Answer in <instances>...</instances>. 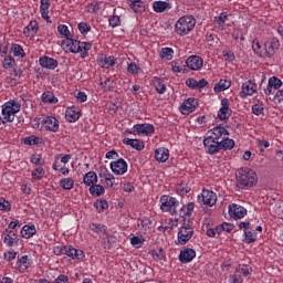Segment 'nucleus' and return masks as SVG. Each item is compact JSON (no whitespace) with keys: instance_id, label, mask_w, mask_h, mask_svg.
Wrapping results in <instances>:
<instances>
[{"instance_id":"obj_1","label":"nucleus","mask_w":283,"mask_h":283,"mask_svg":"<svg viewBox=\"0 0 283 283\" xmlns=\"http://www.w3.org/2000/svg\"><path fill=\"white\" fill-rule=\"evenodd\" d=\"M62 49L65 52H71L72 54H80L81 59H87L90 56V50H92L91 42H81L74 39V35L62 40Z\"/></svg>"},{"instance_id":"obj_2","label":"nucleus","mask_w":283,"mask_h":283,"mask_svg":"<svg viewBox=\"0 0 283 283\" xmlns=\"http://www.w3.org/2000/svg\"><path fill=\"white\" fill-rule=\"evenodd\" d=\"M196 28V18L193 15H182L175 24V32L179 36H187Z\"/></svg>"},{"instance_id":"obj_3","label":"nucleus","mask_w":283,"mask_h":283,"mask_svg":"<svg viewBox=\"0 0 283 283\" xmlns=\"http://www.w3.org/2000/svg\"><path fill=\"white\" fill-rule=\"evenodd\" d=\"M237 182L241 187H255L258 175L251 168H240L237 174Z\"/></svg>"},{"instance_id":"obj_4","label":"nucleus","mask_w":283,"mask_h":283,"mask_svg":"<svg viewBox=\"0 0 283 283\" xmlns=\"http://www.w3.org/2000/svg\"><path fill=\"white\" fill-rule=\"evenodd\" d=\"M21 112V104L14 99H10L2 105V116H3V125L6 123H13L14 115Z\"/></svg>"},{"instance_id":"obj_5","label":"nucleus","mask_w":283,"mask_h":283,"mask_svg":"<svg viewBox=\"0 0 283 283\" xmlns=\"http://www.w3.org/2000/svg\"><path fill=\"white\" fill-rule=\"evenodd\" d=\"M54 255H67L72 260H83L85 258V252L78 250L72 245H57L53 248Z\"/></svg>"},{"instance_id":"obj_6","label":"nucleus","mask_w":283,"mask_h":283,"mask_svg":"<svg viewBox=\"0 0 283 283\" xmlns=\"http://www.w3.org/2000/svg\"><path fill=\"white\" fill-rule=\"evenodd\" d=\"M160 209L161 211L166 212V213H170V216H176V213H178V207L180 205V202L174 198V197H169V196H163L160 198Z\"/></svg>"},{"instance_id":"obj_7","label":"nucleus","mask_w":283,"mask_h":283,"mask_svg":"<svg viewBox=\"0 0 283 283\" xmlns=\"http://www.w3.org/2000/svg\"><path fill=\"white\" fill-rule=\"evenodd\" d=\"M199 205H207V207H213L218 202V195L211 190H202L201 195L197 197Z\"/></svg>"},{"instance_id":"obj_8","label":"nucleus","mask_w":283,"mask_h":283,"mask_svg":"<svg viewBox=\"0 0 283 283\" xmlns=\"http://www.w3.org/2000/svg\"><path fill=\"white\" fill-rule=\"evenodd\" d=\"M98 176H99L102 185H105V187H108L109 189H114V187H118L116 177H114V175L111 174L107 170V168L101 169Z\"/></svg>"},{"instance_id":"obj_9","label":"nucleus","mask_w":283,"mask_h":283,"mask_svg":"<svg viewBox=\"0 0 283 283\" xmlns=\"http://www.w3.org/2000/svg\"><path fill=\"white\" fill-rule=\"evenodd\" d=\"M229 216L233 220H242L244 216H247L248 211L247 208L238 205V203H232L228 207Z\"/></svg>"},{"instance_id":"obj_10","label":"nucleus","mask_w":283,"mask_h":283,"mask_svg":"<svg viewBox=\"0 0 283 283\" xmlns=\"http://www.w3.org/2000/svg\"><path fill=\"white\" fill-rule=\"evenodd\" d=\"M128 169L127 161L123 158H119L115 161L111 163V171L115 174V176H125V172Z\"/></svg>"},{"instance_id":"obj_11","label":"nucleus","mask_w":283,"mask_h":283,"mask_svg":"<svg viewBox=\"0 0 283 283\" xmlns=\"http://www.w3.org/2000/svg\"><path fill=\"white\" fill-rule=\"evenodd\" d=\"M207 136L212 138V140H217V143H221L226 136H229V130L223 126H217L210 129Z\"/></svg>"},{"instance_id":"obj_12","label":"nucleus","mask_w":283,"mask_h":283,"mask_svg":"<svg viewBox=\"0 0 283 283\" xmlns=\"http://www.w3.org/2000/svg\"><path fill=\"white\" fill-rule=\"evenodd\" d=\"M203 146L206 151L210 154V156H213V154H218L219 151H221L220 143L209 137V135L205 137Z\"/></svg>"},{"instance_id":"obj_13","label":"nucleus","mask_w":283,"mask_h":283,"mask_svg":"<svg viewBox=\"0 0 283 283\" xmlns=\"http://www.w3.org/2000/svg\"><path fill=\"white\" fill-rule=\"evenodd\" d=\"M193 238V228L190 226H184L179 229L178 232V242L179 244H187Z\"/></svg>"},{"instance_id":"obj_14","label":"nucleus","mask_w":283,"mask_h":283,"mask_svg":"<svg viewBox=\"0 0 283 283\" xmlns=\"http://www.w3.org/2000/svg\"><path fill=\"white\" fill-rule=\"evenodd\" d=\"M154 132H156V128L151 124H136L134 126V136H149Z\"/></svg>"},{"instance_id":"obj_15","label":"nucleus","mask_w":283,"mask_h":283,"mask_svg":"<svg viewBox=\"0 0 283 283\" xmlns=\"http://www.w3.org/2000/svg\"><path fill=\"white\" fill-rule=\"evenodd\" d=\"M258 91V85L251 81H247L242 84L240 96L247 98V96H253V93Z\"/></svg>"},{"instance_id":"obj_16","label":"nucleus","mask_w":283,"mask_h":283,"mask_svg":"<svg viewBox=\"0 0 283 283\" xmlns=\"http://www.w3.org/2000/svg\"><path fill=\"white\" fill-rule=\"evenodd\" d=\"M265 56H273L275 50L280 48V40L277 38H272L264 43Z\"/></svg>"},{"instance_id":"obj_17","label":"nucleus","mask_w":283,"mask_h":283,"mask_svg":"<svg viewBox=\"0 0 283 283\" xmlns=\"http://www.w3.org/2000/svg\"><path fill=\"white\" fill-rule=\"evenodd\" d=\"M202 64H203L202 57L198 55L189 56L186 60V65L188 70H192V71L202 70Z\"/></svg>"},{"instance_id":"obj_18","label":"nucleus","mask_w":283,"mask_h":283,"mask_svg":"<svg viewBox=\"0 0 283 283\" xmlns=\"http://www.w3.org/2000/svg\"><path fill=\"white\" fill-rule=\"evenodd\" d=\"M42 123H43V127L46 128L48 132H53V133L59 132L60 124L56 117L48 116L42 120Z\"/></svg>"},{"instance_id":"obj_19","label":"nucleus","mask_w":283,"mask_h":283,"mask_svg":"<svg viewBox=\"0 0 283 283\" xmlns=\"http://www.w3.org/2000/svg\"><path fill=\"white\" fill-rule=\"evenodd\" d=\"M198 106V101L196 98H188L181 105V114L185 116H189L191 112H196V107Z\"/></svg>"},{"instance_id":"obj_20","label":"nucleus","mask_w":283,"mask_h":283,"mask_svg":"<svg viewBox=\"0 0 283 283\" xmlns=\"http://www.w3.org/2000/svg\"><path fill=\"white\" fill-rule=\"evenodd\" d=\"M193 258H196V250L191 248H185L180 251L179 261L182 264H189V262H191Z\"/></svg>"},{"instance_id":"obj_21","label":"nucleus","mask_w":283,"mask_h":283,"mask_svg":"<svg viewBox=\"0 0 283 283\" xmlns=\"http://www.w3.org/2000/svg\"><path fill=\"white\" fill-rule=\"evenodd\" d=\"M65 118L69 123H76L81 118V108L71 106L66 108Z\"/></svg>"},{"instance_id":"obj_22","label":"nucleus","mask_w":283,"mask_h":283,"mask_svg":"<svg viewBox=\"0 0 283 283\" xmlns=\"http://www.w3.org/2000/svg\"><path fill=\"white\" fill-rule=\"evenodd\" d=\"M39 63L41 67H44L45 70H56V67H59V61L50 56L40 57Z\"/></svg>"},{"instance_id":"obj_23","label":"nucleus","mask_w":283,"mask_h":283,"mask_svg":"<svg viewBox=\"0 0 283 283\" xmlns=\"http://www.w3.org/2000/svg\"><path fill=\"white\" fill-rule=\"evenodd\" d=\"M221 105L222 106L218 112V118H220V120H227L231 116V109L229 108V99H222Z\"/></svg>"},{"instance_id":"obj_24","label":"nucleus","mask_w":283,"mask_h":283,"mask_svg":"<svg viewBox=\"0 0 283 283\" xmlns=\"http://www.w3.org/2000/svg\"><path fill=\"white\" fill-rule=\"evenodd\" d=\"M98 65H101L104 70H109V67H114V65H116V57L101 55L98 57Z\"/></svg>"},{"instance_id":"obj_25","label":"nucleus","mask_w":283,"mask_h":283,"mask_svg":"<svg viewBox=\"0 0 283 283\" xmlns=\"http://www.w3.org/2000/svg\"><path fill=\"white\" fill-rule=\"evenodd\" d=\"M123 144L133 147V149H136L137 151H143V149H145V143L140 139H132L125 137L123 139Z\"/></svg>"},{"instance_id":"obj_26","label":"nucleus","mask_w":283,"mask_h":283,"mask_svg":"<svg viewBox=\"0 0 283 283\" xmlns=\"http://www.w3.org/2000/svg\"><path fill=\"white\" fill-rule=\"evenodd\" d=\"M229 20V14L227 12L220 13L218 17H214L213 23L218 30H226L227 29V21Z\"/></svg>"},{"instance_id":"obj_27","label":"nucleus","mask_w":283,"mask_h":283,"mask_svg":"<svg viewBox=\"0 0 283 283\" xmlns=\"http://www.w3.org/2000/svg\"><path fill=\"white\" fill-rule=\"evenodd\" d=\"M40 3L41 17L44 19V21H46V23H50V0H41Z\"/></svg>"},{"instance_id":"obj_28","label":"nucleus","mask_w":283,"mask_h":283,"mask_svg":"<svg viewBox=\"0 0 283 283\" xmlns=\"http://www.w3.org/2000/svg\"><path fill=\"white\" fill-rule=\"evenodd\" d=\"M155 160L157 163H167L169 160V149L165 147L157 148L155 150Z\"/></svg>"},{"instance_id":"obj_29","label":"nucleus","mask_w":283,"mask_h":283,"mask_svg":"<svg viewBox=\"0 0 283 283\" xmlns=\"http://www.w3.org/2000/svg\"><path fill=\"white\" fill-rule=\"evenodd\" d=\"M154 12L161 13L171 10V3L167 1H155L153 2Z\"/></svg>"},{"instance_id":"obj_30","label":"nucleus","mask_w":283,"mask_h":283,"mask_svg":"<svg viewBox=\"0 0 283 283\" xmlns=\"http://www.w3.org/2000/svg\"><path fill=\"white\" fill-rule=\"evenodd\" d=\"M127 3L135 14H138V12H145V3L143 0H127Z\"/></svg>"},{"instance_id":"obj_31","label":"nucleus","mask_w":283,"mask_h":283,"mask_svg":"<svg viewBox=\"0 0 283 283\" xmlns=\"http://www.w3.org/2000/svg\"><path fill=\"white\" fill-rule=\"evenodd\" d=\"M83 182L86 185V187H92L98 182V175H96L94 171H88L84 175Z\"/></svg>"},{"instance_id":"obj_32","label":"nucleus","mask_w":283,"mask_h":283,"mask_svg":"<svg viewBox=\"0 0 283 283\" xmlns=\"http://www.w3.org/2000/svg\"><path fill=\"white\" fill-rule=\"evenodd\" d=\"M88 229L93 231V233H96L97 235H105L107 233V226L102 223H90Z\"/></svg>"},{"instance_id":"obj_33","label":"nucleus","mask_w":283,"mask_h":283,"mask_svg":"<svg viewBox=\"0 0 283 283\" xmlns=\"http://www.w3.org/2000/svg\"><path fill=\"white\" fill-rule=\"evenodd\" d=\"M32 262H30V258L28 255H22L18 259L15 265L20 271H28L30 269Z\"/></svg>"},{"instance_id":"obj_34","label":"nucleus","mask_w":283,"mask_h":283,"mask_svg":"<svg viewBox=\"0 0 283 283\" xmlns=\"http://www.w3.org/2000/svg\"><path fill=\"white\" fill-rule=\"evenodd\" d=\"M252 50L256 56H266V49H262V44H260V40L258 38L252 41Z\"/></svg>"},{"instance_id":"obj_35","label":"nucleus","mask_w":283,"mask_h":283,"mask_svg":"<svg viewBox=\"0 0 283 283\" xmlns=\"http://www.w3.org/2000/svg\"><path fill=\"white\" fill-rule=\"evenodd\" d=\"M220 149L224 151H231L235 147V140L229 138V136H226L221 142H219Z\"/></svg>"},{"instance_id":"obj_36","label":"nucleus","mask_w":283,"mask_h":283,"mask_svg":"<svg viewBox=\"0 0 283 283\" xmlns=\"http://www.w3.org/2000/svg\"><path fill=\"white\" fill-rule=\"evenodd\" d=\"M42 103H49L50 105H56L59 103V98L54 96V93L50 91H45L41 96Z\"/></svg>"},{"instance_id":"obj_37","label":"nucleus","mask_w":283,"mask_h":283,"mask_svg":"<svg viewBox=\"0 0 283 283\" xmlns=\"http://www.w3.org/2000/svg\"><path fill=\"white\" fill-rule=\"evenodd\" d=\"M35 234H36V228L34 227V224L24 226L21 230V235L25 240H30V238H32V235H35Z\"/></svg>"},{"instance_id":"obj_38","label":"nucleus","mask_w":283,"mask_h":283,"mask_svg":"<svg viewBox=\"0 0 283 283\" xmlns=\"http://www.w3.org/2000/svg\"><path fill=\"white\" fill-rule=\"evenodd\" d=\"M153 85L158 94H165V92H167V86L160 77H154Z\"/></svg>"},{"instance_id":"obj_39","label":"nucleus","mask_w":283,"mask_h":283,"mask_svg":"<svg viewBox=\"0 0 283 283\" xmlns=\"http://www.w3.org/2000/svg\"><path fill=\"white\" fill-rule=\"evenodd\" d=\"M39 32V23L36 21L30 22L24 29L25 36H34Z\"/></svg>"},{"instance_id":"obj_40","label":"nucleus","mask_w":283,"mask_h":283,"mask_svg":"<svg viewBox=\"0 0 283 283\" xmlns=\"http://www.w3.org/2000/svg\"><path fill=\"white\" fill-rule=\"evenodd\" d=\"M91 196H95L96 198H101L103 193H105V187L101 185L93 184V186L88 189Z\"/></svg>"},{"instance_id":"obj_41","label":"nucleus","mask_w":283,"mask_h":283,"mask_svg":"<svg viewBox=\"0 0 283 283\" xmlns=\"http://www.w3.org/2000/svg\"><path fill=\"white\" fill-rule=\"evenodd\" d=\"M18 242L19 238L17 237V234L13 233V235H10L9 232L4 233L3 243L7 247H14V244H17Z\"/></svg>"},{"instance_id":"obj_42","label":"nucleus","mask_w":283,"mask_h":283,"mask_svg":"<svg viewBox=\"0 0 283 283\" xmlns=\"http://www.w3.org/2000/svg\"><path fill=\"white\" fill-rule=\"evenodd\" d=\"M57 32L62 39H70L72 36H74V34H72V32H70V29L65 24H60L57 27Z\"/></svg>"},{"instance_id":"obj_43","label":"nucleus","mask_w":283,"mask_h":283,"mask_svg":"<svg viewBox=\"0 0 283 283\" xmlns=\"http://www.w3.org/2000/svg\"><path fill=\"white\" fill-rule=\"evenodd\" d=\"M231 87V82L227 80H220L218 84L214 85V92H224V90H229Z\"/></svg>"},{"instance_id":"obj_44","label":"nucleus","mask_w":283,"mask_h":283,"mask_svg":"<svg viewBox=\"0 0 283 283\" xmlns=\"http://www.w3.org/2000/svg\"><path fill=\"white\" fill-rule=\"evenodd\" d=\"M60 187H62V189H65V191H70L71 189L74 188V179L72 178L61 179Z\"/></svg>"},{"instance_id":"obj_45","label":"nucleus","mask_w":283,"mask_h":283,"mask_svg":"<svg viewBox=\"0 0 283 283\" xmlns=\"http://www.w3.org/2000/svg\"><path fill=\"white\" fill-rule=\"evenodd\" d=\"M41 140H43V138L36 136V135H31L29 137H24L23 143L24 145H39L41 143Z\"/></svg>"},{"instance_id":"obj_46","label":"nucleus","mask_w":283,"mask_h":283,"mask_svg":"<svg viewBox=\"0 0 283 283\" xmlns=\"http://www.w3.org/2000/svg\"><path fill=\"white\" fill-rule=\"evenodd\" d=\"M160 56L165 61H171V59H174V49L163 48L161 51H160Z\"/></svg>"},{"instance_id":"obj_47","label":"nucleus","mask_w":283,"mask_h":283,"mask_svg":"<svg viewBox=\"0 0 283 283\" xmlns=\"http://www.w3.org/2000/svg\"><path fill=\"white\" fill-rule=\"evenodd\" d=\"M43 176H45V169H43V167H38L31 172L33 180H42Z\"/></svg>"},{"instance_id":"obj_48","label":"nucleus","mask_w":283,"mask_h":283,"mask_svg":"<svg viewBox=\"0 0 283 283\" xmlns=\"http://www.w3.org/2000/svg\"><path fill=\"white\" fill-rule=\"evenodd\" d=\"M11 52H13V56H18L20 59H23L25 56V51H23V46L20 44H13L11 46Z\"/></svg>"},{"instance_id":"obj_49","label":"nucleus","mask_w":283,"mask_h":283,"mask_svg":"<svg viewBox=\"0 0 283 283\" xmlns=\"http://www.w3.org/2000/svg\"><path fill=\"white\" fill-rule=\"evenodd\" d=\"M94 207L98 211V213L109 209V205L107 203V200H104V199H101L94 202Z\"/></svg>"},{"instance_id":"obj_50","label":"nucleus","mask_w":283,"mask_h":283,"mask_svg":"<svg viewBox=\"0 0 283 283\" xmlns=\"http://www.w3.org/2000/svg\"><path fill=\"white\" fill-rule=\"evenodd\" d=\"M252 114H254V116H264V104L256 103L252 105Z\"/></svg>"},{"instance_id":"obj_51","label":"nucleus","mask_w":283,"mask_h":283,"mask_svg":"<svg viewBox=\"0 0 283 283\" xmlns=\"http://www.w3.org/2000/svg\"><path fill=\"white\" fill-rule=\"evenodd\" d=\"M258 240V234L251 231H244V242L245 244H251Z\"/></svg>"},{"instance_id":"obj_52","label":"nucleus","mask_w":283,"mask_h":283,"mask_svg":"<svg viewBox=\"0 0 283 283\" xmlns=\"http://www.w3.org/2000/svg\"><path fill=\"white\" fill-rule=\"evenodd\" d=\"M77 30L81 32V34H83V36H85V34L92 30V25H90L87 22H80L77 24Z\"/></svg>"},{"instance_id":"obj_53","label":"nucleus","mask_w":283,"mask_h":283,"mask_svg":"<svg viewBox=\"0 0 283 283\" xmlns=\"http://www.w3.org/2000/svg\"><path fill=\"white\" fill-rule=\"evenodd\" d=\"M128 74H140L143 70L136 64V62H132L127 65Z\"/></svg>"},{"instance_id":"obj_54","label":"nucleus","mask_w":283,"mask_h":283,"mask_svg":"<svg viewBox=\"0 0 283 283\" xmlns=\"http://www.w3.org/2000/svg\"><path fill=\"white\" fill-rule=\"evenodd\" d=\"M242 277H247V275H250L251 268L249 265H239L235 270Z\"/></svg>"},{"instance_id":"obj_55","label":"nucleus","mask_w":283,"mask_h":283,"mask_svg":"<svg viewBox=\"0 0 283 283\" xmlns=\"http://www.w3.org/2000/svg\"><path fill=\"white\" fill-rule=\"evenodd\" d=\"M270 87H274L275 90H280L282 87V80L273 76L269 80Z\"/></svg>"},{"instance_id":"obj_56","label":"nucleus","mask_w":283,"mask_h":283,"mask_svg":"<svg viewBox=\"0 0 283 283\" xmlns=\"http://www.w3.org/2000/svg\"><path fill=\"white\" fill-rule=\"evenodd\" d=\"M13 63H14V57L6 56L3 62H2V67H4V70H12V64Z\"/></svg>"},{"instance_id":"obj_57","label":"nucleus","mask_w":283,"mask_h":283,"mask_svg":"<svg viewBox=\"0 0 283 283\" xmlns=\"http://www.w3.org/2000/svg\"><path fill=\"white\" fill-rule=\"evenodd\" d=\"M229 282L230 283H243L244 279H242V276L235 270V272L232 275H230Z\"/></svg>"},{"instance_id":"obj_58","label":"nucleus","mask_w":283,"mask_h":283,"mask_svg":"<svg viewBox=\"0 0 283 283\" xmlns=\"http://www.w3.org/2000/svg\"><path fill=\"white\" fill-rule=\"evenodd\" d=\"M10 209H12L10 201L6 200L4 198H1L0 199V211H10Z\"/></svg>"},{"instance_id":"obj_59","label":"nucleus","mask_w":283,"mask_h":283,"mask_svg":"<svg viewBox=\"0 0 283 283\" xmlns=\"http://www.w3.org/2000/svg\"><path fill=\"white\" fill-rule=\"evenodd\" d=\"M108 23L111 28H118L120 25V17L118 15H113L108 19Z\"/></svg>"},{"instance_id":"obj_60","label":"nucleus","mask_w":283,"mask_h":283,"mask_svg":"<svg viewBox=\"0 0 283 283\" xmlns=\"http://www.w3.org/2000/svg\"><path fill=\"white\" fill-rule=\"evenodd\" d=\"M256 145L260 147L261 151H264V149H269V147H271V143H269L266 139H258Z\"/></svg>"},{"instance_id":"obj_61","label":"nucleus","mask_w":283,"mask_h":283,"mask_svg":"<svg viewBox=\"0 0 283 283\" xmlns=\"http://www.w3.org/2000/svg\"><path fill=\"white\" fill-rule=\"evenodd\" d=\"M154 260H165V250L158 249L153 251Z\"/></svg>"},{"instance_id":"obj_62","label":"nucleus","mask_w":283,"mask_h":283,"mask_svg":"<svg viewBox=\"0 0 283 283\" xmlns=\"http://www.w3.org/2000/svg\"><path fill=\"white\" fill-rule=\"evenodd\" d=\"M17 254L18 253L14 250L4 252V260H7V262H12V260H17Z\"/></svg>"},{"instance_id":"obj_63","label":"nucleus","mask_w":283,"mask_h":283,"mask_svg":"<svg viewBox=\"0 0 283 283\" xmlns=\"http://www.w3.org/2000/svg\"><path fill=\"white\" fill-rule=\"evenodd\" d=\"M174 227H178V221L174 219H167L165 222V229H174Z\"/></svg>"},{"instance_id":"obj_64","label":"nucleus","mask_w":283,"mask_h":283,"mask_svg":"<svg viewBox=\"0 0 283 283\" xmlns=\"http://www.w3.org/2000/svg\"><path fill=\"white\" fill-rule=\"evenodd\" d=\"M87 10H88V12H91V13H94V12H96L97 10H99L98 2H91V3H88Z\"/></svg>"}]
</instances>
